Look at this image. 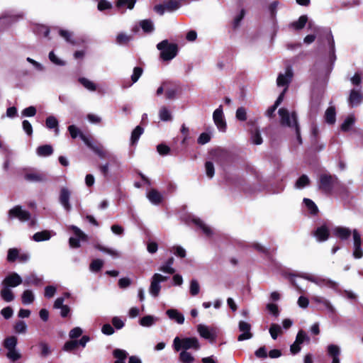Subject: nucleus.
Here are the masks:
<instances>
[{"label": "nucleus", "instance_id": "obj_1", "mask_svg": "<svg viewBox=\"0 0 363 363\" xmlns=\"http://www.w3.org/2000/svg\"><path fill=\"white\" fill-rule=\"evenodd\" d=\"M281 120V125L289 128H294L296 135V139L299 144H302V138L301 136L300 126L298 123V116L296 111H293L291 114L286 108H281L278 111Z\"/></svg>", "mask_w": 363, "mask_h": 363}, {"label": "nucleus", "instance_id": "obj_2", "mask_svg": "<svg viewBox=\"0 0 363 363\" xmlns=\"http://www.w3.org/2000/svg\"><path fill=\"white\" fill-rule=\"evenodd\" d=\"M157 48L160 51V57L164 61H170L174 58L179 51L176 43H170L168 40H164L157 45Z\"/></svg>", "mask_w": 363, "mask_h": 363}, {"label": "nucleus", "instance_id": "obj_3", "mask_svg": "<svg viewBox=\"0 0 363 363\" xmlns=\"http://www.w3.org/2000/svg\"><path fill=\"white\" fill-rule=\"evenodd\" d=\"M174 349L176 351L184 350L185 351L189 349H194L198 350L200 348L199 340L196 337H184L180 339L179 337H176L173 342Z\"/></svg>", "mask_w": 363, "mask_h": 363}, {"label": "nucleus", "instance_id": "obj_4", "mask_svg": "<svg viewBox=\"0 0 363 363\" xmlns=\"http://www.w3.org/2000/svg\"><path fill=\"white\" fill-rule=\"evenodd\" d=\"M337 178L330 174H323L319 178V189L326 194H330Z\"/></svg>", "mask_w": 363, "mask_h": 363}, {"label": "nucleus", "instance_id": "obj_5", "mask_svg": "<svg viewBox=\"0 0 363 363\" xmlns=\"http://www.w3.org/2000/svg\"><path fill=\"white\" fill-rule=\"evenodd\" d=\"M181 6L180 3L177 0H167L163 4H157L154 6V11L160 15H163L165 11H174Z\"/></svg>", "mask_w": 363, "mask_h": 363}, {"label": "nucleus", "instance_id": "obj_6", "mask_svg": "<svg viewBox=\"0 0 363 363\" xmlns=\"http://www.w3.org/2000/svg\"><path fill=\"white\" fill-rule=\"evenodd\" d=\"M168 279L167 277L163 276L160 274H155L152 279L150 286V293L154 296H158L161 290L160 282L165 281Z\"/></svg>", "mask_w": 363, "mask_h": 363}, {"label": "nucleus", "instance_id": "obj_7", "mask_svg": "<svg viewBox=\"0 0 363 363\" xmlns=\"http://www.w3.org/2000/svg\"><path fill=\"white\" fill-rule=\"evenodd\" d=\"M294 72L290 66L286 68L285 74L280 73L277 79V84L279 86H286L288 89L289 84L292 81Z\"/></svg>", "mask_w": 363, "mask_h": 363}, {"label": "nucleus", "instance_id": "obj_8", "mask_svg": "<svg viewBox=\"0 0 363 363\" xmlns=\"http://www.w3.org/2000/svg\"><path fill=\"white\" fill-rule=\"evenodd\" d=\"M213 119L216 125L220 130L223 132L225 131L227 125L224 119L222 105L214 111Z\"/></svg>", "mask_w": 363, "mask_h": 363}, {"label": "nucleus", "instance_id": "obj_9", "mask_svg": "<svg viewBox=\"0 0 363 363\" xmlns=\"http://www.w3.org/2000/svg\"><path fill=\"white\" fill-rule=\"evenodd\" d=\"M11 218H17L21 221H27L30 219L31 215L28 211L23 210L21 206H16L9 211Z\"/></svg>", "mask_w": 363, "mask_h": 363}, {"label": "nucleus", "instance_id": "obj_10", "mask_svg": "<svg viewBox=\"0 0 363 363\" xmlns=\"http://www.w3.org/2000/svg\"><path fill=\"white\" fill-rule=\"evenodd\" d=\"M22 283L23 279L21 276L16 272H13L4 278L2 281V286L8 288H13L19 286Z\"/></svg>", "mask_w": 363, "mask_h": 363}, {"label": "nucleus", "instance_id": "obj_11", "mask_svg": "<svg viewBox=\"0 0 363 363\" xmlns=\"http://www.w3.org/2000/svg\"><path fill=\"white\" fill-rule=\"evenodd\" d=\"M70 196L71 191L67 188L62 187L60 189L59 201L67 212L70 211L72 209L71 204L69 203Z\"/></svg>", "mask_w": 363, "mask_h": 363}, {"label": "nucleus", "instance_id": "obj_12", "mask_svg": "<svg viewBox=\"0 0 363 363\" xmlns=\"http://www.w3.org/2000/svg\"><path fill=\"white\" fill-rule=\"evenodd\" d=\"M238 327L240 331L242 332L238 337V341H243L252 338V334L250 332L251 325L250 323L240 320Z\"/></svg>", "mask_w": 363, "mask_h": 363}, {"label": "nucleus", "instance_id": "obj_13", "mask_svg": "<svg viewBox=\"0 0 363 363\" xmlns=\"http://www.w3.org/2000/svg\"><path fill=\"white\" fill-rule=\"evenodd\" d=\"M24 179L30 182H43L47 180V177L45 174L38 171H30L24 174Z\"/></svg>", "mask_w": 363, "mask_h": 363}, {"label": "nucleus", "instance_id": "obj_14", "mask_svg": "<svg viewBox=\"0 0 363 363\" xmlns=\"http://www.w3.org/2000/svg\"><path fill=\"white\" fill-rule=\"evenodd\" d=\"M363 96L360 89H352L348 98V103L352 107L358 106L362 101Z\"/></svg>", "mask_w": 363, "mask_h": 363}, {"label": "nucleus", "instance_id": "obj_15", "mask_svg": "<svg viewBox=\"0 0 363 363\" xmlns=\"http://www.w3.org/2000/svg\"><path fill=\"white\" fill-rule=\"evenodd\" d=\"M23 283L25 286H40L43 284V279L35 274L31 273L24 277Z\"/></svg>", "mask_w": 363, "mask_h": 363}, {"label": "nucleus", "instance_id": "obj_16", "mask_svg": "<svg viewBox=\"0 0 363 363\" xmlns=\"http://www.w3.org/2000/svg\"><path fill=\"white\" fill-rule=\"evenodd\" d=\"M313 235L318 241L323 242L328 239L330 236V231L325 225H323L317 228L314 231Z\"/></svg>", "mask_w": 363, "mask_h": 363}, {"label": "nucleus", "instance_id": "obj_17", "mask_svg": "<svg viewBox=\"0 0 363 363\" xmlns=\"http://www.w3.org/2000/svg\"><path fill=\"white\" fill-rule=\"evenodd\" d=\"M212 159L216 162H220L223 164V161H227L230 158V155L223 150H215L211 152Z\"/></svg>", "mask_w": 363, "mask_h": 363}, {"label": "nucleus", "instance_id": "obj_18", "mask_svg": "<svg viewBox=\"0 0 363 363\" xmlns=\"http://www.w3.org/2000/svg\"><path fill=\"white\" fill-rule=\"evenodd\" d=\"M147 199L149 201L155 204V205H159L162 203L163 200L162 195L156 189H152L147 195Z\"/></svg>", "mask_w": 363, "mask_h": 363}, {"label": "nucleus", "instance_id": "obj_19", "mask_svg": "<svg viewBox=\"0 0 363 363\" xmlns=\"http://www.w3.org/2000/svg\"><path fill=\"white\" fill-rule=\"evenodd\" d=\"M166 313L170 319L174 320L177 323H184V316L182 313H179L177 309H168L166 311Z\"/></svg>", "mask_w": 363, "mask_h": 363}, {"label": "nucleus", "instance_id": "obj_20", "mask_svg": "<svg viewBox=\"0 0 363 363\" xmlns=\"http://www.w3.org/2000/svg\"><path fill=\"white\" fill-rule=\"evenodd\" d=\"M335 235L341 240H347L351 235V230L347 228L337 227L334 230Z\"/></svg>", "mask_w": 363, "mask_h": 363}, {"label": "nucleus", "instance_id": "obj_21", "mask_svg": "<svg viewBox=\"0 0 363 363\" xmlns=\"http://www.w3.org/2000/svg\"><path fill=\"white\" fill-rule=\"evenodd\" d=\"M325 120L328 124H334L336 121V111L334 106H330L327 108L325 113Z\"/></svg>", "mask_w": 363, "mask_h": 363}, {"label": "nucleus", "instance_id": "obj_22", "mask_svg": "<svg viewBox=\"0 0 363 363\" xmlns=\"http://www.w3.org/2000/svg\"><path fill=\"white\" fill-rule=\"evenodd\" d=\"M36 152L40 157H48L53 153V148L50 145H43L37 148Z\"/></svg>", "mask_w": 363, "mask_h": 363}, {"label": "nucleus", "instance_id": "obj_23", "mask_svg": "<svg viewBox=\"0 0 363 363\" xmlns=\"http://www.w3.org/2000/svg\"><path fill=\"white\" fill-rule=\"evenodd\" d=\"M144 128L140 125H137L131 133L130 144L135 145L139 140L140 135L143 133Z\"/></svg>", "mask_w": 363, "mask_h": 363}, {"label": "nucleus", "instance_id": "obj_24", "mask_svg": "<svg viewBox=\"0 0 363 363\" xmlns=\"http://www.w3.org/2000/svg\"><path fill=\"white\" fill-rule=\"evenodd\" d=\"M1 298L6 302H11L14 300L15 296L10 288L3 286L0 291Z\"/></svg>", "mask_w": 363, "mask_h": 363}, {"label": "nucleus", "instance_id": "obj_25", "mask_svg": "<svg viewBox=\"0 0 363 363\" xmlns=\"http://www.w3.org/2000/svg\"><path fill=\"white\" fill-rule=\"evenodd\" d=\"M192 222L199 228H200L206 236L212 235V230L210 227L207 226L200 218H193Z\"/></svg>", "mask_w": 363, "mask_h": 363}, {"label": "nucleus", "instance_id": "obj_26", "mask_svg": "<svg viewBox=\"0 0 363 363\" xmlns=\"http://www.w3.org/2000/svg\"><path fill=\"white\" fill-rule=\"evenodd\" d=\"M308 21V17L306 15L301 16L298 21H294L291 23V26L296 30L303 29Z\"/></svg>", "mask_w": 363, "mask_h": 363}, {"label": "nucleus", "instance_id": "obj_27", "mask_svg": "<svg viewBox=\"0 0 363 363\" xmlns=\"http://www.w3.org/2000/svg\"><path fill=\"white\" fill-rule=\"evenodd\" d=\"M35 296L31 290H25L21 296V301L23 304H30L34 301Z\"/></svg>", "mask_w": 363, "mask_h": 363}, {"label": "nucleus", "instance_id": "obj_28", "mask_svg": "<svg viewBox=\"0 0 363 363\" xmlns=\"http://www.w3.org/2000/svg\"><path fill=\"white\" fill-rule=\"evenodd\" d=\"M355 118L354 116H347L340 126V129L343 132H347L350 130L352 125H354Z\"/></svg>", "mask_w": 363, "mask_h": 363}, {"label": "nucleus", "instance_id": "obj_29", "mask_svg": "<svg viewBox=\"0 0 363 363\" xmlns=\"http://www.w3.org/2000/svg\"><path fill=\"white\" fill-rule=\"evenodd\" d=\"M198 332H199V335L205 339H208V340H213L214 339L213 335L211 333L209 329L205 325H199L198 326Z\"/></svg>", "mask_w": 363, "mask_h": 363}, {"label": "nucleus", "instance_id": "obj_30", "mask_svg": "<svg viewBox=\"0 0 363 363\" xmlns=\"http://www.w3.org/2000/svg\"><path fill=\"white\" fill-rule=\"evenodd\" d=\"M78 347H79V346L77 344V340H70L67 341L64 344V345L62 347V350L65 352H72L75 351L76 350H77Z\"/></svg>", "mask_w": 363, "mask_h": 363}, {"label": "nucleus", "instance_id": "obj_31", "mask_svg": "<svg viewBox=\"0 0 363 363\" xmlns=\"http://www.w3.org/2000/svg\"><path fill=\"white\" fill-rule=\"evenodd\" d=\"M18 342L17 337L15 336H10L4 340V347L7 349V350H10L16 348Z\"/></svg>", "mask_w": 363, "mask_h": 363}, {"label": "nucleus", "instance_id": "obj_32", "mask_svg": "<svg viewBox=\"0 0 363 363\" xmlns=\"http://www.w3.org/2000/svg\"><path fill=\"white\" fill-rule=\"evenodd\" d=\"M303 203L312 215H317L318 208L316 204L310 199H303Z\"/></svg>", "mask_w": 363, "mask_h": 363}, {"label": "nucleus", "instance_id": "obj_33", "mask_svg": "<svg viewBox=\"0 0 363 363\" xmlns=\"http://www.w3.org/2000/svg\"><path fill=\"white\" fill-rule=\"evenodd\" d=\"M45 125L49 129L55 128V132H58V121L55 116H50L47 117L45 120Z\"/></svg>", "mask_w": 363, "mask_h": 363}, {"label": "nucleus", "instance_id": "obj_34", "mask_svg": "<svg viewBox=\"0 0 363 363\" xmlns=\"http://www.w3.org/2000/svg\"><path fill=\"white\" fill-rule=\"evenodd\" d=\"M140 26L145 33H150L154 30V26L151 20L145 19L140 22Z\"/></svg>", "mask_w": 363, "mask_h": 363}, {"label": "nucleus", "instance_id": "obj_35", "mask_svg": "<svg viewBox=\"0 0 363 363\" xmlns=\"http://www.w3.org/2000/svg\"><path fill=\"white\" fill-rule=\"evenodd\" d=\"M50 238V234L48 230H43L34 234L33 239L36 242L48 240Z\"/></svg>", "mask_w": 363, "mask_h": 363}, {"label": "nucleus", "instance_id": "obj_36", "mask_svg": "<svg viewBox=\"0 0 363 363\" xmlns=\"http://www.w3.org/2000/svg\"><path fill=\"white\" fill-rule=\"evenodd\" d=\"M132 39L131 35H128L123 33H120L117 35L116 42L121 45H127Z\"/></svg>", "mask_w": 363, "mask_h": 363}, {"label": "nucleus", "instance_id": "obj_37", "mask_svg": "<svg viewBox=\"0 0 363 363\" xmlns=\"http://www.w3.org/2000/svg\"><path fill=\"white\" fill-rule=\"evenodd\" d=\"M136 3V0H117L116 6L118 8L126 6L128 9H133Z\"/></svg>", "mask_w": 363, "mask_h": 363}, {"label": "nucleus", "instance_id": "obj_38", "mask_svg": "<svg viewBox=\"0 0 363 363\" xmlns=\"http://www.w3.org/2000/svg\"><path fill=\"white\" fill-rule=\"evenodd\" d=\"M282 333L281 328L277 323H272L269 328V333L273 340H276L279 334Z\"/></svg>", "mask_w": 363, "mask_h": 363}, {"label": "nucleus", "instance_id": "obj_39", "mask_svg": "<svg viewBox=\"0 0 363 363\" xmlns=\"http://www.w3.org/2000/svg\"><path fill=\"white\" fill-rule=\"evenodd\" d=\"M19 250L17 248H10L8 250L7 261L9 262H14L18 258Z\"/></svg>", "mask_w": 363, "mask_h": 363}, {"label": "nucleus", "instance_id": "obj_40", "mask_svg": "<svg viewBox=\"0 0 363 363\" xmlns=\"http://www.w3.org/2000/svg\"><path fill=\"white\" fill-rule=\"evenodd\" d=\"M78 81L86 89H87L90 91H96V84L94 82L89 80L88 79H86L85 77H80V78H79Z\"/></svg>", "mask_w": 363, "mask_h": 363}, {"label": "nucleus", "instance_id": "obj_41", "mask_svg": "<svg viewBox=\"0 0 363 363\" xmlns=\"http://www.w3.org/2000/svg\"><path fill=\"white\" fill-rule=\"evenodd\" d=\"M70 229L75 235L76 238H80L82 241H86L88 239L87 235L83 233L78 227L75 225H71Z\"/></svg>", "mask_w": 363, "mask_h": 363}, {"label": "nucleus", "instance_id": "obj_42", "mask_svg": "<svg viewBox=\"0 0 363 363\" xmlns=\"http://www.w3.org/2000/svg\"><path fill=\"white\" fill-rule=\"evenodd\" d=\"M104 265V262L100 259H96L92 260L90 264V269L92 272H99Z\"/></svg>", "mask_w": 363, "mask_h": 363}, {"label": "nucleus", "instance_id": "obj_43", "mask_svg": "<svg viewBox=\"0 0 363 363\" xmlns=\"http://www.w3.org/2000/svg\"><path fill=\"white\" fill-rule=\"evenodd\" d=\"M328 353L332 358L337 357L340 356V350L337 345L331 344L328 346Z\"/></svg>", "mask_w": 363, "mask_h": 363}, {"label": "nucleus", "instance_id": "obj_44", "mask_svg": "<svg viewBox=\"0 0 363 363\" xmlns=\"http://www.w3.org/2000/svg\"><path fill=\"white\" fill-rule=\"evenodd\" d=\"M35 33L38 35H43L45 38H48V39H50V38H49L50 28L46 26H44V25L37 26L35 28Z\"/></svg>", "mask_w": 363, "mask_h": 363}, {"label": "nucleus", "instance_id": "obj_45", "mask_svg": "<svg viewBox=\"0 0 363 363\" xmlns=\"http://www.w3.org/2000/svg\"><path fill=\"white\" fill-rule=\"evenodd\" d=\"M251 138L252 143L255 145H261L263 142L259 130L257 128H255L254 132L252 131Z\"/></svg>", "mask_w": 363, "mask_h": 363}, {"label": "nucleus", "instance_id": "obj_46", "mask_svg": "<svg viewBox=\"0 0 363 363\" xmlns=\"http://www.w3.org/2000/svg\"><path fill=\"white\" fill-rule=\"evenodd\" d=\"M143 72V69L142 67H134L133 74L131 75L132 83L130 84V86L138 82L139 78L141 77Z\"/></svg>", "mask_w": 363, "mask_h": 363}, {"label": "nucleus", "instance_id": "obj_47", "mask_svg": "<svg viewBox=\"0 0 363 363\" xmlns=\"http://www.w3.org/2000/svg\"><path fill=\"white\" fill-rule=\"evenodd\" d=\"M326 39L328 42L329 48H330V57H334L335 59V41L333 39V36L331 33H330L327 37Z\"/></svg>", "mask_w": 363, "mask_h": 363}, {"label": "nucleus", "instance_id": "obj_48", "mask_svg": "<svg viewBox=\"0 0 363 363\" xmlns=\"http://www.w3.org/2000/svg\"><path fill=\"white\" fill-rule=\"evenodd\" d=\"M39 347L40 348V356L45 357L51 353V350L48 343L45 342H39Z\"/></svg>", "mask_w": 363, "mask_h": 363}, {"label": "nucleus", "instance_id": "obj_49", "mask_svg": "<svg viewBox=\"0 0 363 363\" xmlns=\"http://www.w3.org/2000/svg\"><path fill=\"white\" fill-rule=\"evenodd\" d=\"M179 359L183 363H191L194 359L189 352L184 350L179 354Z\"/></svg>", "mask_w": 363, "mask_h": 363}, {"label": "nucleus", "instance_id": "obj_50", "mask_svg": "<svg viewBox=\"0 0 363 363\" xmlns=\"http://www.w3.org/2000/svg\"><path fill=\"white\" fill-rule=\"evenodd\" d=\"M310 180L306 174H302L296 181V186L297 188H303L309 184Z\"/></svg>", "mask_w": 363, "mask_h": 363}, {"label": "nucleus", "instance_id": "obj_51", "mask_svg": "<svg viewBox=\"0 0 363 363\" xmlns=\"http://www.w3.org/2000/svg\"><path fill=\"white\" fill-rule=\"evenodd\" d=\"M27 330V325L23 320H18L14 325V330L18 333H25Z\"/></svg>", "mask_w": 363, "mask_h": 363}, {"label": "nucleus", "instance_id": "obj_52", "mask_svg": "<svg viewBox=\"0 0 363 363\" xmlns=\"http://www.w3.org/2000/svg\"><path fill=\"white\" fill-rule=\"evenodd\" d=\"M113 355L117 360H125L128 357V353L123 350L116 349L113 352Z\"/></svg>", "mask_w": 363, "mask_h": 363}, {"label": "nucleus", "instance_id": "obj_53", "mask_svg": "<svg viewBox=\"0 0 363 363\" xmlns=\"http://www.w3.org/2000/svg\"><path fill=\"white\" fill-rule=\"evenodd\" d=\"M68 131L70 134L71 138L73 139H75L77 137L80 138V135L83 134V133L74 125H69Z\"/></svg>", "mask_w": 363, "mask_h": 363}, {"label": "nucleus", "instance_id": "obj_54", "mask_svg": "<svg viewBox=\"0 0 363 363\" xmlns=\"http://www.w3.org/2000/svg\"><path fill=\"white\" fill-rule=\"evenodd\" d=\"M245 15V10L241 9L240 13L235 17L233 22V26L234 29L238 28L240 26V24L242 21V20L244 18Z\"/></svg>", "mask_w": 363, "mask_h": 363}, {"label": "nucleus", "instance_id": "obj_55", "mask_svg": "<svg viewBox=\"0 0 363 363\" xmlns=\"http://www.w3.org/2000/svg\"><path fill=\"white\" fill-rule=\"evenodd\" d=\"M160 118L163 121H168L172 119V115L166 107H162L160 111Z\"/></svg>", "mask_w": 363, "mask_h": 363}, {"label": "nucleus", "instance_id": "obj_56", "mask_svg": "<svg viewBox=\"0 0 363 363\" xmlns=\"http://www.w3.org/2000/svg\"><path fill=\"white\" fill-rule=\"evenodd\" d=\"M206 174L208 177L212 178L215 174L214 165L212 162L207 161L205 163Z\"/></svg>", "mask_w": 363, "mask_h": 363}, {"label": "nucleus", "instance_id": "obj_57", "mask_svg": "<svg viewBox=\"0 0 363 363\" xmlns=\"http://www.w3.org/2000/svg\"><path fill=\"white\" fill-rule=\"evenodd\" d=\"M6 356L13 362H16L21 357V354L16 351V348L8 350Z\"/></svg>", "mask_w": 363, "mask_h": 363}, {"label": "nucleus", "instance_id": "obj_58", "mask_svg": "<svg viewBox=\"0 0 363 363\" xmlns=\"http://www.w3.org/2000/svg\"><path fill=\"white\" fill-rule=\"evenodd\" d=\"M200 291V286L198 281L195 279L191 281L190 283V294L192 296H196Z\"/></svg>", "mask_w": 363, "mask_h": 363}, {"label": "nucleus", "instance_id": "obj_59", "mask_svg": "<svg viewBox=\"0 0 363 363\" xmlns=\"http://www.w3.org/2000/svg\"><path fill=\"white\" fill-rule=\"evenodd\" d=\"M90 149H91L100 157H101V158L106 157V152L104 150V148L101 145H93Z\"/></svg>", "mask_w": 363, "mask_h": 363}, {"label": "nucleus", "instance_id": "obj_60", "mask_svg": "<svg viewBox=\"0 0 363 363\" xmlns=\"http://www.w3.org/2000/svg\"><path fill=\"white\" fill-rule=\"evenodd\" d=\"M112 8V4L106 1V0H99L97 9L100 11H104L105 10L111 9Z\"/></svg>", "mask_w": 363, "mask_h": 363}, {"label": "nucleus", "instance_id": "obj_61", "mask_svg": "<svg viewBox=\"0 0 363 363\" xmlns=\"http://www.w3.org/2000/svg\"><path fill=\"white\" fill-rule=\"evenodd\" d=\"M154 323V318L151 315H145L140 318V324L145 327L151 326Z\"/></svg>", "mask_w": 363, "mask_h": 363}, {"label": "nucleus", "instance_id": "obj_62", "mask_svg": "<svg viewBox=\"0 0 363 363\" xmlns=\"http://www.w3.org/2000/svg\"><path fill=\"white\" fill-rule=\"evenodd\" d=\"M306 340H309V337L304 330H300L296 335L295 341L297 342V343L302 344Z\"/></svg>", "mask_w": 363, "mask_h": 363}, {"label": "nucleus", "instance_id": "obj_63", "mask_svg": "<svg viewBox=\"0 0 363 363\" xmlns=\"http://www.w3.org/2000/svg\"><path fill=\"white\" fill-rule=\"evenodd\" d=\"M236 118L238 120L245 121L247 120V112L245 108L240 107L236 111Z\"/></svg>", "mask_w": 363, "mask_h": 363}, {"label": "nucleus", "instance_id": "obj_64", "mask_svg": "<svg viewBox=\"0 0 363 363\" xmlns=\"http://www.w3.org/2000/svg\"><path fill=\"white\" fill-rule=\"evenodd\" d=\"M83 331L81 328L76 327L72 329L69 333V336L72 340H74L79 337H80L82 334Z\"/></svg>", "mask_w": 363, "mask_h": 363}]
</instances>
